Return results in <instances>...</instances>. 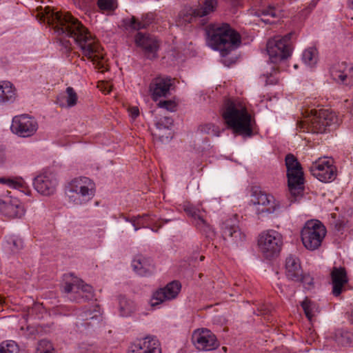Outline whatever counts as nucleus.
Masks as SVG:
<instances>
[{
  "label": "nucleus",
  "mask_w": 353,
  "mask_h": 353,
  "mask_svg": "<svg viewBox=\"0 0 353 353\" xmlns=\"http://www.w3.org/2000/svg\"><path fill=\"white\" fill-rule=\"evenodd\" d=\"M0 185H4L12 190H7L6 196L13 197L30 196L31 190L21 178L0 177Z\"/></svg>",
  "instance_id": "15"
},
{
  "label": "nucleus",
  "mask_w": 353,
  "mask_h": 353,
  "mask_svg": "<svg viewBox=\"0 0 353 353\" xmlns=\"http://www.w3.org/2000/svg\"><path fill=\"white\" fill-rule=\"evenodd\" d=\"M278 200H257L253 205L258 214L273 213L279 207Z\"/></svg>",
  "instance_id": "29"
},
{
  "label": "nucleus",
  "mask_w": 353,
  "mask_h": 353,
  "mask_svg": "<svg viewBox=\"0 0 353 353\" xmlns=\"http://www.w3.org/2000/svg\"><path fill=\"white\" fill-rule=\"evenodd\" d=\"M137 46L142 48L149 59L156 57L159 45L156 39L149 34L138 32L135 37Z\"/></svg>",
  "instance_id": "19"
},
{
  "label": "nucleus",
  "mask_w": 353,
  "mask_h": 353,
  "mask_svg": "<svg viewBox=\"0 0 353 353\" xmlns=\"http://www.w3.org/2000/svg\"><path fill=\"white\" fill-rule=\"evenodd\" d=\"M330 215L332 219V220L330 221V224L332 225L334 229L338 232H342L347 224L353 221V211L350 213L347 212V214L343 215L342 219L339 220H336V214L332 213Z\"/></svg>",
  "instance_id": "33"
},
{
  "label": "nucleus",
  "mask_w": 353,
  "mask_h": 353,
  "mask_svg": "<svg viewBox=\"0 0 353 353\" xmlns=\"http://www.w3.org/2000/svg\"><path fill=\"white\" fill-rule=\"evenodd\" d=\"M181 285L178 281H172L164 288L154 292L150 299V305L154 307L161 303L175 299L181 291Z\"/></svg>",
  "instance_id": "14"
},
{
  "label": "nucleus",
  "mask_w": 353,
  "mask_h": 353,
  "mask_svg": "<svg viewBox=\"0 0 353 353\" xmlns=\"http://www.w3.org/2000/svg\"><path fill=\"white\" fill-rule=\"evenodd\" d=\"M64 290L68 294V298L73 301L89 300L93 296L92 288L82 281L77 283H66Z\"/></svg>",
  "instance_id": "16"
},
{
  "label": "nucleus",
  "mask_w": 353,
  "mask_h": 353,
  "mask_svg": "<svg viewBox=\"0 0 353 353\" xmlns=\"http://www.w3.org/2000/svg\"><path fill=\"white\" fill-rule=\"evenodd\" d=\"M203 259H204V256H201L200 260H201V261H203Z\"/></svg>",
  "instance_id": "58"
},
{
  "label": "nucleus",
  "mask_w": 353,
  "mask_h": 353,
  "mask_svg": "<svg viewBox=\"0 0 353 353\" xmlns=\"http://www.w3.org/2000/svg\"><path fill=\"white\" fill-rule=\"evenodd\" d=\"M293 33L290 32L284 37L276 36L268 41L266 49L271 63H277L290 56L292 52L290 39Z\"/></svg>",
  "instance_id": "7"
},
{
  "label": "nucleus",
  "mask_w": 353,
  "mask_h": 353,
  "mask_svg": "<svg viewBox=\"0 0 353 353\" xmlns=\"http://www.w3.org/2000/svg\"><path fill=\"white\" fill-rule=\"evenodd\" d=\"M256 13L265 23H273L283 16L280 8L270 5L259 10Z\"/></svg>",
  "instance_id": "26"
},
{
  "label": "nucleus",
  "mask_w": 353,
  "mask_h": 353,
  "mask_svg": "<svg viewBox=\"0 0 353 353\" xmlns=\"http://www.w3.org/2000/svg\"><path fill=\"white\" fill-rule=\"evenodd\" d=\"M272 72H267L265 74H263V76L266 77V83L273 84V80L270 79V78L273 76V72L275 73L277 69L274 66L271 67Z\"/></svg>",
  "instance_id": "46"
},
{
  "label": "nucleus",
  "mask_w": 353,
  "mask_h": 353,
  "mask_svg": "<svg viewBox=\"0 0 353 353\" xmlns=\"http://www.w3.org/2000/svg\"><path fill=\"white\" fill-rule=\"evenodd\" d=\"M99 8L103 10H113L117 8L115 0H98Z\"/></svg>",
  "instance_id": "41"
},
{
  "label": "nucleus",
  "mask_w": 353,
  "mask_h": 353,
  "mask_svg": "<svg viewBox=\"0 0 353 353\" xmlns=\"http://www.w3.org/2000/svg\"><path fill=\"white\" fill-rule=\"evenodd\" d=\"M303 310L307 318L311 321L312 318L319 312V307L314 303L305 299L301 303Z\"/></svg>",
  "instance_id": "34"
},
{
  "label": "nucleus",
  "mask_w": 353,
  "mask_h": 353,
  "mask_svg": "<svg viewBox=\"0 0 353 353\" xmlns=\"http://www.w3.org/2000/svg\"><path fill=\"white\" fill-rule=\"evenodd\" d=\"M129 26L134 30H140L145 28V23L138 21L134 17H132L130 20Z\"/></svg>",
  "instance_id": "43"
},
{
  "label": "nucleus",
  "mask_w": 353,
  "mask_h": 353,
  "mask_svg": "<svg viewBox=\"0 0 353 353\" xmlns=\"http://www.w3.org/2000/svg\"><path fill=\"white\" fill-rule=\"evenodd\" d=\"M309 170L310 173L321 182H330L336 176V170L333 165V160L326 157L319 158L312 162Z\"/></svg>",
  "instance_id": "10"
},
{
  "label": "nucleus",
  "mask_w": 353,
  "mask_h": 353,
  "mask_svg": "<svg viewBox=\"0 0 353 353\" xmlns=\"http://www.w3.org/2000/svg\"><path fill=\"white\" fill-rule=\"evenodd\" d=\"M336 341L337 342L339 343V344H341V345H344L345 343L341 339H336Z\"/></svg>",
  "instance_id": "51"
},
{
  "label": "nucleus",
  "mask_w": 353,
  "mask_h": 353,
  "mask_svg": "<svg viewBox=\"0 0 353 353\" xmlns=\"http://www.w3.org/2000/svg\"><path fill=\"white\" fill-rule=\"evenodd\" d=\"M283 245V236L274 230L262 232L258 238V247L260 252L266 258H272L277 255Z\"/></svg>",
  "instance_id": "8"
},
{
  "label": "nucleus",
  "mask_w": 353,
  "mask_h": 353,
  "mask_svg": "<svg viewBox=\"0 0 353 353\" xmlns=\"http://www.w3.org/2000/svg\"><path fill=\"white\" fill-rule=\"evenodd\" d=\"M236 222V217L234 220L227 221L223 223L222 230L225 237H231L235 242H238L245 239V234L240 231Z\"/></svg>",
  "instance_id": "27"
},
{
  "label": "nucleus",
  "mask_w": 353,
  "mask_h": 353,
  "mask_svg": "<svg viewBox=\"0 0 353 353\" xmlns=\"http://www.w3.org/2000/svg\"><path fill=\"white\" fill-rule=\"evenodd\" d=\"M196 14L193 8H185L178 15L177 26H183L194 22L199 17Z\"/></svg>",
  "instance_id": "30"
},
{
  "label": "nucleus",
  "mask_w": 353,
  "mask_h": 353,
  "mask_svg": "<svg viewBox=\"0 0 353 353\" xmlns=\"http://www.w3.org/2000/svg\"><path fill=\"white\" fill-rule=\"evenodd\" d=\"M339 123V119L330 110H312L311 114L299 123L300 130L312 133H324L335 128Z\"/></svg>",
  "instance_id": "4"
},
{
  "label": "nucleus",
  "mask_w": 353,
  "mask_h": 353,
  "mask_svg": "<svg viewBox=\"0 0 353 353\" xmlns=\"http://www.w3.org/2000/svg\"><path fill=\"white\" fill-rule=\"evenodd\" d=\"M38 129L36 120L28 114L16 116L12 119L11 130L12 132L21 137L32 136Z\"/></svg>",
  "instance_id": "11"
},
{
  "label": "nucleus",
  "mask_w": 353,
  "mask_h": 353,
  "mask_svg": "<svg viewBox=\"0 0 353 353\" xmlns=\"http://www.w3.org/2000/svg\"><path fill=\"white\" fill-rule=\"evenodd\" d=\"M37 353H54V350L50 341L41 340L39 343Z\"/></svg>",
  "instance_id": "40"
},
{
  "label": "nucleus",
  "mask_w": 353,
  "mask_h": 353,
  "mask_svg": "<svg viewBox=\"0 0 353 353\" xmlns=\"http://www.w3.org/2000/svg\"><path fill=\"white\" fill-rule=\"evenodd\" d=\"M353 83V66L350 65L349 68L348 74V82L347 84Z\"/></svg>",
  "instance_id": "49"
},
{
  "label": "nucleus",
  "mask_w": 353,
  "mask_h": 353,
  "mask_svg": "<svg viewBox=\"0 0 353 353\" xmlns=\"http://www.w3.org/2000/svg\"><path fill=\"white\" fill-rule=\"evenodd\" d=\"M330 275L333 287L332 293L337 296L341 294L345 285L348 282L347 272L344 268L334 267Z\"/></svg>",
  "instance_id": "20"
},
{
  "label": "nucleus",
  "mask_w": 353,
  "mask_h": 353,
  "mask_svg": "<svg viewBox=\"0 0 353 353\" xmlns=\"http://www.w3.org/2000/svg\"><path fill=\"white\" fill-rule=\"evenodd\" d=\"M303 270L299 259L294 255H289L285 259V274L290 280L299 281L302 276Z\"/></svg>",
  "instance_id": "21"
},
{
  "label": "nucleus",
  "mask_w": 353,
  "mask_h": 353,
  "mask_svg": "<svg viewBox=\"0 0 353 353\" xmlns=\"http://www.w3.org/2000/svg\"><path fill=\"white\" fill-rule=\"evenodd\" d=\"M348 2L350 8L353 9V0H348Z\"/></svg>",
  "instance_id": "52"
},
{
  "label": "nucleus",
  "mask_w": 353,
  "mask_h": 353,
  "mask_svg": "<svg viewBox=\"0 0 353 353\" xmlns=\"http://www.w3.org/2000/svg\"><path fill=\"white\" fill-rule=\"evenodd\" d=\"M156 135H158L159 137H161V134L159 132H156Z\"/></svg>",
  "instance_id": "57"
},
{
  "label": "nucleus",
  "mask_w": 353,
  "mask_h": 353,
  "mask_svg": "<svg viewBox=\"0 0 353 353\" xmlns=\"http://www.w3.org/2000/svg\"><path fill=\"white\" fill-rule=\"evenodd\" d=\"M199 130L203 134L212 135L214 137H219L221 130L219 126L215 125L212 123H203L199 125Z\"/></svg>",
  "instance_id": "36"
},
{
  "label": "nucleus",
  "mask_w": 353,
  "mask_h": 353,
  "mask_svg": "<svg viewBox=\"0 0 353 353\" xmlns=\"http://www.w3.org/2000/svg\"><path fill=\"white\" fill-rule=\"evenodd\" d=\"M16 97L15 90L9 81L0 82V104L12 103Z\"/></svg>",
  "instance_id": "28"
},
{
  "label": "nucleus",
  "mask_w": 353,
  "mask_h": 353,
  "mask_svg": "<svg viewBox=\"0 0 353 353\" xmlns=\"http://www.w3.org/2000/svg\"><path fill=\"white\" fill-rule=\"evenodd\" d=\"M90 316V313L88 314V312H86L85 313V319L88 320L90 319H93L94 317L97 316V315L92 316Z\"/></svg>",
  "instance_id": "50"
},
{
  "label": "nucleus",
  "mask_w": 353,
  "mask_h": 353,
  "mask_svg": "<svg viewBox=\"0 0 353 353\" xmlns=\"http://www.w3.org/2000/svg\"><path fill=\"white\" fill-rule=\"evenodd\" d=\"M94 183L88 177L80 176L72 179L65 187V194L69 197L94 196Z\"/></svg>",
  "instance_id": "9"
},
{
  "label": "nucleus",
  "mask_w": 353,
  "mask_h": 353,
  "mask_svg": "<svg viewBox=\"0 0 353 353\" xmlns=\"http://www.w3.org/2000/svg\"><path fill=\"white\" fill-rule=\"evenodd\" d=\"M326 233L325 227L319 221H307L301 232V241L304 247L308 250L318 249Z\"/></svg>",
  "instance_id": "6"
},
{
  "label": "nucleus",
  "mask_w": 353,
  "mask_h": 353,
  "mask_svg": "<svg viewBox=\"0 0 353 353\" xmlns=\"http://www.w3.org/2000/svg\"><path fill=\"white\" fill-rule=\"evenodd\" d=\"M128 112L131 117L133 119L137 118L139 114V108L136 106L129 108Z\"/></svg>",
  "instance_id": "47"
},
{
  "label": "nucleus",
  "mask_w": 353,
  "mask_h": 353,
  "mask_svg": "<svg viewBox=\"0 0 353 353\" xmlns=\"http://www.w3.org/2000/svg\"><path fill=\"white\" fill-rule=\"evenodd\" d=\"M119 305L120 315L122 316H129L137 310L136 303L124 296L119 298Z\"/></svg>",
  "instance_id": "32"
},
{
  "label": "nucleus",
  "mask_w": 353,
  "mask_h": 353,
  "mask_svg": "<svg viewBox=\"0 0 353 353\" xmlns=\"http://www.w3.org/2000/svg\"><path fill=\"white\" fill-rule=\"evenodd\" d=\"M172 85V79L168 77L159 76L152 79L149 88L152 99L157 101L160 97H166Z\"/></svg>",
  "instance_id": "18"
},
{
  "label": "nucleus",
  "mask_w": 353,
  "mask_h": 353,
  "mask_svg": "<svg viewBox=\"0 0 353 353\" xmlns=\"http://www.w3.org/2000/svg\"><path fill=\"white\" fill-rule=\"evenodd\" d=\"M350 66L345 62L334 63L330 68V73L332 79L338 83L347 84Z\"/></svg>",
  "instance_id": "25"
},
{
  "label": "nucleus",
  "mask_w": 353,
  "mask_h": 353,
  "mask_svg": "<svg viewBox=\"0 0 353 353\" xmlns=\"http://www.w3.org/2000/svg\"><path fill=\"white\" fill-rule=\"evenodd\" d=\"M37 18L41 22L52 26L58 34L72 38L83 57L90 60L99 72L108 70L103 48L78 19L68 12H55L50 7L39 12Z\"/></svg>",
  "instance_id": "1"
},
{
  "label": "nucleus",
  "mask_w": 353,
  "mask_h": 353,
  "mask_svg": "<svg viewBox=\"0 0 353 353\" xmlns=\"http://www.w3.org/2000/svg\"><path fill=\"white\" fill-rule=\"evenodd\" d=\"M13 245L15 247V250H19L22 248L23 243L21 239L13 240Z\"/></svg>",
  "instance_id": "48"
},
{
  "label": "nucleus",
  "mask_w": 353,
  "mask_h": 353,
  "mask_svg": "<svg viewBox=\"0 0 353 353\" xmlns=\"http://www.w3.org/2000/svg\"><path fill=\"white\" fill-rule=\"evenodd\" d=\"M141 220H142V219H141V218H139V219H137V224H141Z\"/></svg>",
  "instance_id": "55"
},
{
  "label": "nucleus",
  "mask_w": 353,
  "mask_h": 353,
  "mask_svg": "<svg viewBox=\"0 0 353 353\" xmlns=\"http://www.w3.org/2000/svg\"><path fill=\"white\" fill-rule=\"evenodd\" d=\"M98 204H99V203H98V202L97 201V202L95 203V205H98Z\"/></svg>",
  "instance_id": "59"
},
{
  "label": "nucleus",
  "mask_w": 353,
  "mask_h": 353,
  "mask_svg": "<svg viewBox=\"0 0 353 353\" xmlns=\"http://www.w3.org/2000/svg\"><path fill=\"white\" fill-rule=\"evenodd\" d=\"M133 225L134 226V230L137 231L139 229V228L136 226L135 223H134Z\"/></svg>",
  "instance_id": "56"
},
{
  "label": "nucleus",
  "mask_w": 353,
  "mask_h": 353,
  "mask_svg": "<svg viewBox=\"0 0 353 353\" xmlns=\"http://www.w3.org/2000/svg\"><path fill=\"white\" fill-rule=\"evenodd\" d=\"M18 347L13 341L2 342L0 344V353H16Z\"/></svg>",
  "instance_id": "39"
},
{
  "label": "nucleus",
  "mask_w": 353,
  "mask_h": 353,
  "mask_svg": "<svg viewBox=\"0 0 353 353\" xmlns=\"http://www.w3.org/2000/svg\"><path fill=\"white\" fill-rule=\"evenodd\" d=\"M0 213L11 218H20L25 214V210L19 200H0Z\"/></svg>",
  "instance_id": "22"
},
{
  "label": "nucleus",
  "mask_w": 353,
  "mask_h": 353,
  "mask_svg": "<svg viewBox=\"0 0 353 353\" xmlns=\"http://www.w3.org/2000/svg\"><path fill=\"white\" fill-rule=\"evenodd\" d=\"M351 324L353 325V310L351 313V319H350Z\"/></svg>",
  "instance_id": "54"
},
{
  "label": "nucleus",
  "mask_w": 353,
  "mask_h": 353,
  "mask_svg": "<svg viewBox=\"0 0 353 353\" xmlns=\"http://www.w3.org/2000/svg\"><path fill=\"white\" fill-rule=\"evenodd\" d=\"M158 105L160 108H165L170 111H173L174 108V103L171 101H160Z\"/></svg>",
  "instance_id": "44"
},
{
  "label": "nucleus",
  "mask_w": 353,
  "mask_h": 353,
  "mask_svg": "<svg viewBox=\"0 0 353 353\" xmlns=\"http://www.w3.org/2000/svg\"><path fill=\"white\" fill-rule=\"evenodd\" d=\"M128 353H161L159 340L148 336L137 340L129 350Z\"/></svg>",
  "instance_id": "17"
},
{
  "label": "nucleus",
  "mask_w": 353,
  "mask_h": 353,
  "mask_svg": "<svg viewBox=\"0 0 353 353\" xmlns=\"http://www.w3.org/2000/svg\"><path fill=\"white\" fill-rule=\"evenodd\" d=\"M288 190L293 196L301 195L304 190V177L301 165L292 154L285 157Z\"/></svg>",
  "instance_id": "5"
},
{
  "label": "nucleus",
  "mask_w": 353,
  "mask_h": 353,
  "mask_svg": "<svg viewBox=\"0 0 353 353\" xmlns=\"http://www.w3.org/2000/svg\"><path fill=\"white\" fill-rule=\"evenodd\" d=\"M299 281H301L305 285V288H309L313 284V279L309 275H303Z\"/></svg>",
  "instance_id": "45"
},
{
  "label": "nucleus",
  "mask_w": 353,
  "mask_h": 353,
  "mask_svg": "<svg viewBox=\"0 0 353 353\" xmlns=\"http://www.w3.org/2000/svg\"><path fill=\"white\" fill-rule=\"evenodd\" d=\"M65 105L70 108L74 106L78 101V97L76 92L72 87H68L65 90ZM60 105L64 106L65 104L60 103Z\"/></svg>",
  "instance_id": "37"
},
{
  "label": "nucleus",
  "mask_w": 353,
  "mask_h": 353,
  "mask_svg": "<svg viewBox=\"0 0 353 353\" xmlns=\"http://www.w3.org/2000/svg\"><path fill=\"white\" fill-rule=\"evenodd\" d=\"M217 6L216 0H205L199 3L196 8H194L199 17H203L212 13Z\"/></svg>",
  "instance_id": "31"
},
{
  "label": "nucleus",
  "mask_w": 353,
  "mask_h": 353,
  "mask_svg": "<svg viewBox=\"0 0 353 353\" xmlns=\"http://www.w3.org/2000/svg\"><path fill=\"white\" fill-rule=\"evenodd\" d=\"M303 61L309 66H314L317 62V51L316 48H310L303 53Z\"/></svg>",
  "instance_id": "35"
},
{
  "label": "nucleus",
  "mask_w": 353,
  "mask_h": 353,
  "mask_svg": "<svg viewBox=\"0 0 353 353\" xmlns=\"http://www.w3.org/2000/svg\"><path fill=\"white\" fill-rule=\"evenodd\" d=\"M133 270L141 276H147L154 270V265L150 257L137 255L132 262Z\"/></svg>",
  "instance_id": "23"
},
{
  "label": "nucleus",
  "mask_w": 353,
  "mask_h": 353,
  "mask_svg": "<svg viewBox=\"0 0 353 353\" xmlns=\"http://www.w3.org/2000/svg\"><path fill=\"white\" fill-rule=\"evenodd\" d=\"M33 185L42 196H49L56 190L57 179L53 172L45 171L34 178Z\"/></svg>",
  "instance_id": "13"
},
{
  "label": "nucleus",
  "mask_w": 353,
  "mask_h": 353,
  "mask_svg": "<svg viewBox=\"0 0 353 353\" xmlns=\"http://www.w3.org/2000/svg\"><path fill=\"white\" fill-rule=\"evenodd\" d=\"M222 117L228 128L234 134L243 137H251L255 121L241 101L227 99L224 102Z\"/></svg>",
  "instance_id": "2"
},
{
  "label": "nucleus",
  "mask_w": 353,
  "mask_h": 353,
  "mask_svg": "<svg viewBox=\"0 0 353 353\" xmlns=\"http://www.w3.org/2000/svg\"><path fill=\"white\" fill-rule=\"evenodd\" d=\"M155 124L159 131L164 129L170 130L173 125V119L170 117L164 116L157 119Z\"/></svg>",
  "instance_id": "38"
},
{
  "label": "nucleus",
  "mask_w": 353,
  "mask_h": 353,
  "mask_svg": "<svg viewBox=\"0 0 353 353\" xmlns=\"http://www.w3.org/2000/svg\"><path fill=\"white\" fill-rule=\"evenodd\" d=\"M192 341L199 351H211L219 346L215 335L209 330L202 328L194 331Z\"/></svg>",
  "instance_id": "12"
},
{
  "label": "nucleus",
  "mask_w": 353,
  "mask_h": 353,
  "mask_svg": "<svg viewBox=\"0 0 353 353\" xmlns=\"http://www.w3.org/2000/svg\"><path fill=\"white\" fill-rule=\"evenodd\" d=\"M206 34L208 45L214 50H219L223 57L236 49L241 43L239 33L228 23L210 25Z\"/></svg>",
  "instance_id": "3"
},
{
  "label": "nucleus",
  "mask_w": 353,
  "mask_h": 353,
  "mask_svg": "<svg viewBox=\"0 0 353 353\" xmlns=\"http://www.w3.org/2000/svg\"><path fill=\"white\" fill-rule=\"evenodd\" d=\"M250 196L256 199H260L263 196L265 197V199H268L269 196V194H267L265 191L262 190L259 186H252L250 189Z\"/></svg>",
  "instance_id": "42"
},
{
  "label": "nucleus",
  "mask_w": 353,
  "mask_h": 353,
  "mask_svg": "<svg viewBox=\"0 0 353 353\" xmlns=\"http://www.w3.org/2000/svg\"><path fill=\"white\" fill-rule=\"evenodd\" d=\"M184 210L194 219V224L201 231L207 234L212 232L210 225L205 220L202 212L199 209L191 205H186Z\"/></svg>",
  "instance_id": "24"
},
{
  "label": "nucleus",
  "mask_w": 353,
  "mask_h": 353,
  "mask_svg": "<svg viewBox=\"0 0 353 353\" xmlns=\"http://www.w3.org/2000/svg\"><path fill=\"white\" fill-rule=\"evenodd\" d=\"M4 302V298L0 296V305H2Z\"/></svg>",
  "instance_id": "53"
}]
</instances>
